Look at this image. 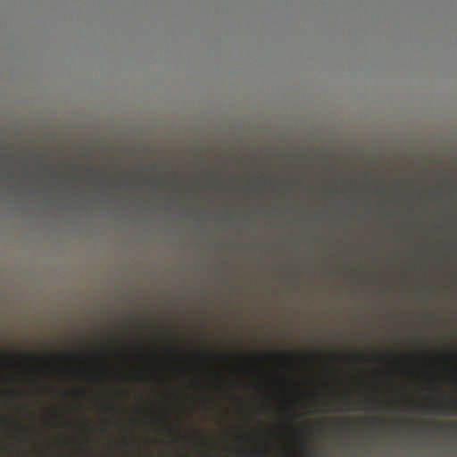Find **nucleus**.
Masks as SVG:
<instances>
[{
    "mask_svg": "<svg viewBox=\"0 0 457 457\" xmlns=\"http://www.w3.org/2000/svg\"><path fill=\"white\" fill-rule=\"evenodd\" d=\"M442 409H443V411H442L444 414L448 413L447 411H445L446 408H445V407H444V408H442Z\"/></svg>",
    "mask_w": 457,
    "mask_h": 457,
    "instance_id": "nucleus-3",
    "label": "nucleus"
},
{
    "mask_svg": "<svg viewBox=\"0 0 457 457\" xmlns=\"http://www.w3.org/2000/svg\"><path fill=\"white\" fill-rule=\"evenodd\" d=\"M453 425L457 426V422H454Z\"/></svg>",
    "mask_w": 457,
    "mask_h": 457,
    "instance_id": "nucleus-4",
    "label": "nucleus"
},
{
    "mask_svg": "<svg viewBox=\"0 0 457 457\" xmlns=\"http://www.w3.org/2000/svg\"><path fill=\"white\" fill-rule=\"evenodd\" d=\"M6 358L9 360V361H13L15 359V356L14 355H7Z\"/></svg>",
    "mask_w": 457,
    "mask_h": 457,
    "instance_id": "nucleus-1",
    "label": "nucleus"
},
{
    "mask_svg": "<svg viewBox=\"0 0 457 457\" xmlns=\"http://www.w3.org/2000/svg\"><path fill=\"white\" fill-rule=\"evenodd\" d=\"M26 359H31V360L35 361L36 357L35 356H29V357H26Z\"/></svg>",
    "mask_w": 457,
    "mask_h": 457,
    "instance_id": "nucleus-2",
    "label": "nucleus"
}]
</instances>
